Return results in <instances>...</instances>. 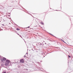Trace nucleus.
I'll return each instance as SVG.
<instances>
[{"instance_id":"14","label":"nucleus","mask_w":73,"mask_h":73,"mask_svg":"<svg viewBox=\"0 0 73 73\" xmlns=\"http://www.w3.org/2000/svg\"><path fill=\"white\" fill-rule=\"evenodd\" d=\"M18 35H19V34H18Z\"/></svg>"},{"instance_id":"7","label":"nucleus","mask_w":73,"mask_h":73,"mask_svg":"<svg viewBox=\"0 0 73 73\" xmlns=\"http://www.w3.org/2000/svg\"><path fill=\"white\" fill-rule=\"evenodd\" d=\"M26 55H27V56H28V53H26V54L25 55V56H26Z\"/></svg>"},{"instance_id":"15","label":"nucleus","mask_w":73,"mask_h":73,"mask_svg":"<svg viewBox=\"0 0 73 73\" xmlns=\"http://www.w3.org/2000/svg\"><path fill=\"white\" fill-rule=\"evenodd\" d=\"M19 36H20V37H21V36L20 35H19Z\"/></svg>"},{"instance_id":"4","label":"nucleus","mask_w":73,"mask_h":73,"mask_svg":"<svg viewBox=\"0 0 73 73\" xmlns=\"http://www.w3.org/2000/svg\"><path fill=\"white\" fill-rule=\"evenodd\" d=\"M3 60H6V58H3Z\"/></svg>"},{"instance_id":"1","label":"nucleus","mask_w":73,"mask_h":73,"mask_svg":"<svg viewBox=\"0 0 73 73\" xmlns=\"http://www.w3.org/2000/svg\"><path fill=\"white\" fill-rule=\"evenodd\" d=\"M24 60L23 59H21L20 61V62L21 63H24Z\"/></svg>"},{"instance_id":"3","label":"nucleus","mask_w":73,"mask_h":73,"mask_svg":"<svg viewBox=\"0 0 73 73\" xmlns=\"http://www.w3.org/2000/svg\"><path fill=\"white\" fill-rule=\"evenodd\" d=\"M6 62L8 63V64H9V63H10V61L8 60H6Z\"/></svg>"},{"instance_id":"12","label":"nucleus","mask_w":73,"mask_h":73,"mask_svg":"<svg viewBox=\"0 0 73 73\" xmlns=\"http://www.w3.org/2000/svg\"><path fill=\"white\" fill-rule=\"evenodd\" d=\"M64 42V43H66V42Z\"/></svg>"},{"instance_id":"13","label":"nucleus","mask_w":73,"mask_h":73,"mask_svg":"<svg viewBox=\"0 0 73 73\" xmlns=\"http://www.w3.org/2000/svg\"><path fill=\"white\" fill-rule=\"evenodd\" d=\"M28 28H29V27H28Z\"/></svg>"},{"instance_id":"2","label":"nucleus","mask_w":73,"mask_h":73,"mask_svg":"<svg viewBox=\"0 0 73 73\" xmlns=\"http://www.w3.org/2000/svg\"><path fill=\"white\" fill-rule=\"evenodd\" d=\"M9 65V63H7L6 62L5 63V66H8Z\"/></svg>"},{"instance_id":"8","label":"nucleus","mask_w":73,"mask_h":73,"mask_svg":"<svg viewBox=\"0 0 73 73\" xmlns=\"http://www.w3.org/2000/svg\"><path fill=\"white\" fill-rule=\"evenodd\" d=\"M62 41H63V42H64V40H61Z\"/></svg>"},{"instance_id":"6","label":"nucleus","mask_w":73,"mask_h":73,"mask_svg":"<svg viewBox=\"0 0 73 73\" xmlns=\"http://www.w3.org/2000/svg\"><path fill=\"white\" fill-rule=\"evenodd\" d=\"M41 24H42V25H44V23H43V22H41Z\"/></svg>"},{"instance_id":"9","label":"nucleus","mask_w":73,"mask_h":73,"mask_svg":"<svg viewBox=\"0 0 73 73\" xmlns=\"http://www.w3.org/2000/svg\"><path fill=\"white\" fill-rule=\"evenodd\" d=\"M68 57H69L70 58V56H68Z\"/></svg>"},{"instance_id":"11","label":"nucleus","mask_w":73,"mask_h":73,"mask_svg":"<svg viewBox=\"0 0 73 73\" xmlns=\"http://www.w3.org/2000/svg\"><path fill=\"white\" fill-rule=\"evenodd\" d=\"M3 73H6L5 72H4Z\"/></svg>"},{"instance_id":"5","label":"nucleus","mask_w":73,"mask_h":73,"mask_svg":"<svg viewBox=\"0 0 73 73\" xmlns=\"http://www.w3.org/2000/svg\"><path fill=\"white\" fill-rule=\"evenodd\" d=\"M17 31H19V30H20V29L19 28H18L17 29Z\"/></svg>"},{"instance_id":"10","label":"nucleus","mask_w":73,"mask_h":73,"mask_svg":"<svg viewBox=\"0 0 73 73\" xmlns=\"http://www.w3.org/2000/svg\"><path fill=\"white\" fill-rule=\"evenodd\" d=\"M3 25V26H4V25L3 24V25Z\"/></svg>"}]
</instances>
